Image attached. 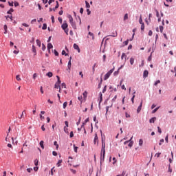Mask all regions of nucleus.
<instances>
[{"label": "nucleus", "mask_w": 176, "mask_h": 176, "mask_svg": "<svg viewBox=\"0 0 176 176\" xmlns=\"http://www.w3.org/2000/svg\"><path fill=\"white\" fill-rule=\"evenodd\" d=\"M69 21L72 28H74V30H76V23L74 22V18H72V16L69 15Z\"/></svg>", "instance_id": "f257e3e1"}, {"label": "nucleus", "mask_w": 176, "mask_h": 176, "mask_svg": "<svg viewBox=\"0 0 176 176\" xmlns=\"http://www.w3.org/2000/svg\"><path fill=\"white\" fill-rule=\"evenodd\" d=\"M101 153H105V139L102 138V148Z\"/></svg>", "instance_id": "f03ea898"}, {"label": "nucleus", "mask_w": 176, "mask_h": 176, "mask_svg": "<svg viewBox=\"0 0 176 176\" xmlns=\"http://www.w3.org/2000/svg\"><path fill=\"white\" fill-rule=\"evenodd\" d=\"M104 160H105V153H100V168H101V166H102V162H104Z\"/></svg>", "instance_id": "7ed1b4c3"}, {"label": "nucleus", "mask_w": 176, "mask_h": 176, "mask_svg": "<svg viewBox=\"0 0 176 176\" xmlns=\"http://www.w3.org/2000/svg\"><path fill=\"white\" fill-rule=\"evenodd\" d=\"M56 5L55 7H54V8H50V12H56V10L58 9V6H60V5L58 4V1H56Z\"/></svg>", "instance_id": "20e7f679"}, {"label": "nucleus", "mask_w": 176, "mask_h": 176, "mask_svg": "<svg viewBox=\"0 0 176 176\" xmlns=\"http://www.w3.org/2000/svg\"><path fill=\"white\" fill-rule=\"evenodd\" d=\"M62 30H67L68 29V23H67V21H64L63 23L61 25Z\"/></svg>", "instance_id": "39448f33"}, {"label": "nucleus", "mask_w": 176, "mask_h": 176, "mask_svg": "<svg viewBox=\"0 0 176 176\" xmlns=\"http://www.w3.org/2000/svg\"><path fill=\"white\" fill-rule=\"evenodd\" d=\"M73 47L75 49V50L78 51V53H80V48H79V45H78L76 43L74 44Z\"/></svg>", "instance_id": "423d86ee"}, {"label": "nucleus", "mask_w": 176, "mask_h": 176, "mask_svg": "<svg viewBox=\"0 0 176 176\" xmlns=\"http://www.w3.org/2000/svg\"><path fill=\"white\" fill-rule=\"evenodd\" d=\"M141 109H142V100L140 102V104L138 107L137 113H140L141 112Z\"/></svg>", "instance_id": "0eeeda50"}, {"label": "nucleus", "mask_w": 176, "mask_h": 176, "mask_svg": "<svg viewBox=\"0 0 176 176\" xmlns=\"http://www.w3.org/2000/svg\"><path fill=\"white\" fill-rule=\"evenodd\" d=\"M148 75H149V72H148V70H144L143 72V78H144V79L148 78Z\"/></svg>", "instance_id": "6e6552de"}, {"label": "nucleus", "mask_w": 176, "mask_h": 176, "mask_svg": "<svg viewBox=\"0 0 176 176\" xmlns=\"http://www.w3.org/2000/svg\"><path fill=\"white\" fill-rule=\"evenodd\" d=\"M94 143L98 144V136H97V133H96L94 139Z\"/></svg>", "instance_id": "1a4fd4ad"}, {"label": "nucleus", "mask_w": 176, "mask_h": 176, "mask_svg": "<svg viewBox=\"0 0 176 176\" xmlns=\"http://www.w3.org/2000/svg\"><path fill=\"white\" fill-rule=\"evenodd\" d=\"M107 36H112L113 38H116V36H118V32L115 31L112 32L111 35H109Z\"/></svg>", "instance_id": "9d476101"}, {"label": "nucleus", "mask_w": 176, "mask_h": 176, "mask_svg": "<svg viewBox=\"0 0 176 176\" xmlns=\"http://www.w3.org/2000/svg\"><path fill=\"white\" fill-rule=\"evenodd\" d=\"M32 52L34 53V56H36V47H35V45H32Z\"/></svg>", "instance_id": "9b49d317"}, {"label": "nucleus", "mask_w": 176, "mask_h": 176, "mask_svg": "<svg viewBox=\"0 0 176 176\" xmlns=\"http://www.w3.org/2000/svg\"><path fill=\"white\" fill-rule=\"evenodd\" d=\"M43 144H45V142H43V140H41L39 143L40 146L41 148H42V149H45V145Z\"/></svg>", "instance_id": "f8f14e48"}, {"label": "nucleus", "mask_w": 176, "mask_h": 176, "mask_svg": "<svg viewBox=\"0 0 176 176\" xmlns=\"http://www.w3.org/2000/svg\"><path fill=\"white\" fill-rule=\"evenodd\" d=\"M94 122H96V127H97V129H98V126H97V123H98V120H97V116H94Z\"/></svg>", "instance_id": "ddd939ff"}, {"label": "nucleus", "mask_w": 176, "mask_h": 176, "mask_svg": "<svg viewBox=\"0 0 176 176\" xmlns=\"http://www.w3.org/2000/svg\"><path fill=\"white\" fill-rule=\"evenodd\" d=\"M109 76H111V75L107 72L104 77V80H107V79H109Z\"/></svg>", "instance_id": "4468645a"}, {"label": "nucleus", "mask_w": 176, "mask_h": 176, "mask_svg": "<svg viewBox=\"0 0 176 176\" xmlns=\"http://www.w3.org/2000/svg\"><path fill=\"white\" fill-rule=\"evenodd\" d=\"M36 45H37V46H38V47H41V46H42V43L40 41L39 39H36Z\"/></svg>", "instance_id": "2eb2a0df"}, {"label": "nucleus", "mask_w": 176, "mask_h": 176, "mask_svg": "<svg viewBox=\"0 0 176 176\" xmlns=\"http://www.w3.org/2000/svg\"><path fill=\"white\" fill-rule=\"evenodd\" d=\"M99 98H100L99 103L101 104V102H102V93L101 92L99 93Z\"/></svg>", "instance_id": "dca6fc26"}, {"label": "nucleus", "mask_w": 176, "mask_h": 176, "mask_svg": "<svg viewBox=\"0 0 176 176\" xmlns=\"http://www.w3.org/2000/svg\"><path fill=\"white\" fill-rule=\"evenodd\" d=\"M156 120V117H153L149 120V123H155V121Z\"/></svg>", "instance_id": "f3484780"}, {"label": "nucleus", "mask_w": 176, "mask_h": 176, "mask_svg": "<svg viewBox=\"0 0 176 176\" xmlns=\"http://www.w3.org/2000/svg\"><path fill=\"white\" fill-rule=\"evenodd\" d=\"M112 105L111 104V106H107L106 107V113H105V116H107V115L108 114V111H109V108H112Z\"/></svg>", "instance_id": "a211bd4d"}, {"label": "nucleus", "mask_w": 176, "mask_h": 176, "mask_svg": "<svg viewBox=\"0 0 176 176\" xmlns=\"http://www.w3.org/2000/svg\"><path fill=\"white\" fill-rule=\"evenodd\" d=\"M47 50H50V49H53V44L49 43L47 44Z\"/></svg>", "instance_id": "6ab92c4d"}, {"label": "nucleus", "mask_w": 176, "mask_h": 176, "mask_svg": "<svg viewBox=\"0 0 176 176\" xmlns=\"http://www.w3.org/2000/svg\"><path fill=\"white\" fill-rule=\"evenodd\" d=\"M61 163H63V160H59L56 164L57 167H60Z\"/></svg>", "instance_id": "aec40b11"}, {"label": "nucleus", "mask_w": 176, "mask_h": 176, "mask_svg": "<svg viewBox=\"0 0 176 176\" xmlns=\"http://www.w3.org/2000/svg\"><path fill=\"white\" fill-rule=\"evenodd\" d=\"M46 76H48V78H52L53 76V73L52 72H49L46 74Z\"/></svg>", "instance_id": "412c9836"}, {"label": "nucleus", "mask_w": 176, "mask_h": 176, "mask_svg": "<svg viewBox=\"0 0 176 176\" xmlns=\"http://www.w3.org/2000/svg\"><path fill=\"white\" fill-rule=\"evenodd\" d=\"M101 85H102V77L100 78V82L98 85V89H101Z\"/></svg>", "instance_id": "4be33fe9"}, {"label": "nucleus", "mask_w": 176, "mask_h": 176, "mask_svg": "<svg viewBox=\"0 0 176 176\" xmlns=\"http://www.w3.org/2000/svg\"><path fill=\"white\" fill-rule=\"evenodd\" d=\"M56 78H57L56 83H58V85H61V80H60V76H56Z\"/></svg>", "instance_id": "5701e85b"}, {"label": "nucleus", "mask_w": 176, "mask_h": 176, "mask_svg": "<svg viewBox=\"0 0 176 176\" xmlns=\"http://www.w3.org/2000/svg\"><path fill=\"white\" fill-rule=\"evenodd\" d=\"M3 29H4V34H8V25H4Z\"/></svg>", "instance_id": "b1692460"}, {"label": "nucleus", "mask_w": 176, "mask_h": 176, "mask_svg": "<svg viewBox=\"0 0 176 176\" xmlns=\"http://www.w3.org/2000/svg\"><path fill=\"white\" fill-rule=\"evenodd\" d=\"M159 108H160V107H156L155 109H154L152 111V113H156V112H157V111H159Z\"/></svg>", "instance_id": "393cba45"}, {"label": "nucleus", "mask_w": 176, "mask_h": 176, "mask_svg": "<svg viewBox=\"0 0 176 176\" xmlns=\"http://www.w3.org/2000/svg\"><path fill=\"white\" fill-rule=\"evenodd\" d=\"M60 84H58L57 82L55 83L54 89H60Z\"/></svg>", "instance_id": "a878e982"}, {"label": "nucleus", "mask_w": 176, "mask_h": 176, "mask_svg": "<svg viewBox=\"0 0 176 176\" xmlns=\"http://www.w3.org/2000/svg\"><path fill=\"white\" fill-rule=\"evenodd\" d=\"M14 12V10H13V8H10L8 12H7V14H11L12 12Z\"/></svg>", "instance_id": "bb28decb"}, {"label": "nucleus", "mask_w": 176, "mask_h": 176, "mask_svg": "<svg viewBox=\"0 0 176 176\" xmlns=\"http://www.w3.org/2000/svg\"><path fill=\"white\" fill-rule=\"evenodd\" d=\"M85 6L87 9L90 8V3L87 1H85Z\"/></svg>", "instance_id": "cd10ccee"}, {"label": "nucleus", "mask_w": 176, "mask_h": 176, "mask_svg": "<svg viewBox=\"0 0 176 176\" xmlns=\"http://www.w3.org/2000/svg\"><path fill=\"white\" fill-rule=\"evenodd\" d=\"M113 71H115V67L111 69L109 72H107V73L109 74L110 75H112V73L113 72Z\"/></svg>", "instance_id": "c85d7f7f"}, {"label": "nucleus", "mask_w": 176, "mask_h": 176, "mask_svg": "<svg viewBox=\"0 0 176 176\" xmlns=\"http://www.w3.org/2000/svg\"><path fill=\"white\" fill-rule=\"evenodd\" d=\"M96 65H97V63H95L92 67V72L94 74L96 72Z\"/></svg>", "instance_id": "c756f323"}, {"label": "nucleus", "mask_w": 176, "mask_h": 176, "mask_svg": "<svg viewBox=\"0 0 176 176\" xmlns=\"http://www.w3.org/2000/svg\"><path fill=\"white\" fill-rule=\"evenodd\" d=\"M47 24L43 23L42 30H47Z\"/></svg>", "instance_id": "7c9ffc66"}, {"label": "nucleus", "mask_w": 176, "mask_h": 176, "mask_svg": "<svg viewBox=\"0 0 176 176\" xmlns=\"http://www.w3.org/2000/svg\"><path fill=\"white\" fill-rule=\"evenodd\" d=\"M84 98H87V92L85 91L82 94Z\"/></svg>", "instance_id": "2f4dec72"}, {"label": "nucleus", "mask_w": 176, "mask_h": 176, "mask_svg": "<svg viewBox=\"0 0 176 176\" xmlns=\"http://www.w3.org/2000/svg\"><path fill=\"white\" fill-rule=\"evenodd\" d=\"M119 69H118L117 71L113 72V76H118V75H119Z\"/></svg>", "instance_id": "473e14b6"}, {"label": "nucleus", "mask_w": 176, "mask_h": 176, "mask_svg": "<svg viewBox=\"0 0 176 176\" xmlns=\"http://www.w3.org/2000/svg\"><path fill=\"white\" fill-rule=\"evenodd\" d=\"M142 144H144V140H142V139H140L139 140L140 146H142Z\"/></svg>", "instance_id": "72a5a7b5"}, {"label": "nucleus", "mask_w": 176, "mask_h": 176, "mask_svg": "<svg viewBox=\"0 0 176 176\" xmlns=\"http://www.w3.org/2000/svg\"><path fill=\"white\" fill-rule=\"evenodd\" d=\"M145 30V23H141V30L144 31Z\"/></svg>", "instance_id": "f704fd0d"}, {"label": "nucleus", "mask_w": 176, "mask_h": 176, "mask_svg": "<svg viewBox=\"0 0 176 176\" xmlns=\"http://www.w3.org/2000/svg\"><path fill=\"white\" fill-rule=\"evenodd\" d=\"M130 64L131 65H133V64H134V58H130Z\"/></svg>", "instance_id": "c9c22d12"}, {"label": "nucleus", "mask_w": 176, "mask_h": 176, "mask_svg": "<svg viewBox=\"0 0 176 176\" xmlns=\"http://www.w3.org/2000/svg\"><path fill=\"white\" fill-rule=\"evenodd\" d=\"M54 145L56 146V149H58V144H57V141L54 142Z\"/></svg>", "instance_id": "e433bc0d"}, {"label": "nucleus", "mask_w": 176, "mask_h": 176, "mask_svg": "<svg viewBox=\"0 0 176 176\" xmlns=\"http://www.w3.org/2000/svg\"><path fill=\"white\" fill-rule=\"evenodd\" d=\"M42 50L43 52H45L46 50V45H45L43 43H42Z\"/></svg>", "instance_id": "4c0bfd02"}, {"label": "nucleus", "mask_w": 176, "mask_h": 176, "mask_svg": "<svg viewBox=\"0 0 176 176\" xmlns=\"http://www.w3.org/2000/svg\"><path fill=\"white\" fill-rule=\"evenodd\" d=\"M74 151L76 153H78V146L74 145Z\"/></svg>", "instance_id": "58836bf2"}, {"label": "nucleus", "mask_w": 176, "mask_h": 176, "mask_svg": "<svg viewBox=\"0 0 176 176\" xmlns=\"http://www.w3.org/2000/svg\"><path fill=\"white\" fill-rule=\"evenodd\" d=\"M63 130L66 134H69V132L68 131V128H65V126H64Z\"/></svg>", "instance_id": "ea45409f"}, {"label": "nucleus", "mask_w": 176, "mask_h": 176, "mask_svg": "<svg viewBox=\"0 0 176 176\" xmlns=\"http://www.w3.org/2000/svg\"><path fill=\"white\" fill-rule=\"evenodd\" d=\"M65 128L69 127V124L68 121H65Z\"/></svg>", "instance_id": "a19ab883"}, {"label": "nucleus", "mask_w": 176, "mask_h": 176, "mask_svg": "<svg viewBox=\"0 0 176 176\" xmlns=\"http://www.w3.org/2000/svg\"><path fill=\"white\" fill-rule=\"evenodd\" d=\"M155 10V13H156V16L157 18L160 17V14H159V11L157 10Z\"/></svg>", "instance_id": "79ce46f5"}, {"label": "nucleus", "mask_w": 176, "mask_h": 176, "mask_svg": "<svg viewBox=\"0 0 176 176\" xmlns=\"http://www.w3.org/2000/svg\"><path fill=\"white\" fill-rule=\"evenodd\" d=\"M72 64L71 63V60H69L68 64H67V68H71V66Z\"/></svg>", "instance_id": "37998d69"}, {"label": "nucleus", "mask_w": 176, "mask_h": 176, "mask_svg": "<svg viewBox=\"0 0 176 176\" xmlns=\"http://www.w3.org/2000/svg\"><path fill=\"white\" fill-rule=\"evenodd\" d=\"M133 144H134V142H129V144H128V146L129 148H131V146H133Z\"/></svg>", "instance_id": "c03bdc74"}, {"label": "nucleus", "mask_w": 176, "mask_h": 176, "mask_svg": "<svg viewBox=\"0 0 176 176\" xmlns=\"http://www.w3.org/2000/svg\"><path fill=\"white\" fill-rule=\"evenodd\" d=\"M159 83H160V80H157L154 83V86H157V85H159Z\"/></svg>", "instance_id": "a18cd8bd"}, {"label": "nucleus", "mask_w": 176, "mask_h": 176, "mask_svg": "<svg viewBox=\"0 0 176 176\" xmlns=\"http://www.w3.org/2000/svg\"><path fill=\"white\" fill-rule=\"evenodd\" d=\"M62 56H68V54L65 52V50L62 51Z\"/></svg>", "instance_id": "49530a36"}, {"label": "nucleus", "mask_w": 176, "mask_h": 176, "mask_svg": "<svg viewBox=\"0 0 176 176\" xmlns=\"http://www.w3.org/2000/svg\"><path fill=\"white\" fill-rule=\"evenodd\" d=\"M148 61H152V53H151L150 56L148 57Z\"/></svg>", "instance_id": "de8ad7c7"}, {"label": "nucleus", "mask_w": 176, "mask_h": 176, "mask_svg": "<svg viewBox=\"0 0 176 176\" xmlns=\"http://www.w3.org/2000/svg\"><path fill=\"white\" fill-rule=\"evenodd\" d=\"M123 44L125 45V46H127L129 45V39H127L126 41H124L123 42Z\"/></svg>", "instance_id": "09e8293b"}, {"label": "nucleus", "mask_w": 176, "mask_h": 176, "mask_svg": "<svg viewBox=\"0 0 176 176\" xmlns=\"http://www.w3.org/2000/svg\"><path fill=\"white\" fill-rule=\"evenodd\" d=\"M139 23H140V24H144V22H142V16H141L139 19Z\"/></svg>", "instance_id": "8fccbe9b"}, {"label": "nucleus", "mask_w": 176, "mask_h": 176, "mask_svg": "<svg viewBox=\"0 0 176 176\" xmlns=\"http://www.w3.org/2000/svg\"><path fill=\"white\" fill-rule=\"evenodd\" d=\"M129 19V14H125L124 16V20H127Z\"/></svg>", "instance_id": "3c124183"}, {"label": "nucleus", "mask_w": 176, "mask_h": 176, "mask_svg": "<svg viewBox=\"0 0 176 176\" xmlns=\"http://www.w3.org/2000/svg\"><path fill=\"white\" fill-rule=\"evenodd\" d=\"M125 57V60H126V57H127V56H126V54L125 53H122V56H121V58L122 60H123V58Z\"/></svg>", "instance_id": "603ef678"}, {"label": "nucleus", "mask_w": 176, "mask_h": 176, "mask_svg": "<svg viewBox=\"0 0 176 176\" xmlns=\"http://www.w3.org/2000/svg\"><path fill=\"white\" fill-rule=\"evenodd\" d=\"M61 87H62V88H64V89H66V88H67V85H65V82H63V83L61 84Z\"/></svg>", "instance_id": "864d4df0"}, {"label": "nucleus", "mask_w": 176, "mask_h": 176, "mask_svg": "<svg viewBox=\"0 0 176 176\" xmlns=\"http://www.w3.org/2000/svg\"><path fill=\"white\" fill-rule=\"evenodd\" d=\"M157 131L160 134H162V128L160 126H157Z\"/></svg>", "instance_id": "5fc2aeb1"}, {"label": "nucleus", "mask_w": 176, "mask_h": 176, "mask_svg": "<svg viewBox=\"0 0 176 176\" xmlns=\"http://www.w3.org/2000/svg\"><path fill=\"white\" fill-rule=\"evenodd\" d=\"M16 80H18L19 82H20V80H21V78H20V75H17V76H16Z\"/></svg>", "instance_id": "6e6d98bb"}, {"label": "nucleus", "mask_w": 176, "mask_h": 176, "mask_svg": "<svg viewBox=\"0 0 176 176\" xmlns=\"http://www.w3.org/2000/svg\"><path fill=\"white\" fill-rule=\"evenodd\" d=\"M67 104L68 103L67 102H64V103H63V109H65V108H67Z\"/></svg>", "instance_id": "4d7b16f0"}, {"label": "nucleus", "mask_w": 176, "mask_h": 176, "mask_svg": "<svg viewBox=\"0 0 176 176\" xmlns=\"http://www.w3.org/2000/svg\"><path fill=\"white\" fill-rule=\"evenodd\" d=\"M38 163H39V161H38V160L36 159V160H34V166H38Z\"/></svg>", "instance_id": "13d9d810"}, {"label": "nucleus", "mask_w": 176, "mask_h": 176, "mask_svg": "<svg viewBox=\"0 0 176 176\" xmlns=\"http://www.w3.org/2000/svg\"><path fill=\"white\" fill-rule=\"evenodd\" d=\"M78 100L79 101H80V102H82V101H83V98L82 97V96H78Z\"/></svg>", "instance_id": "bf43d9fd"}, {"label": "nucleus", "mask_w": 176, "mask_h": 176, "mask_svg": "<svg viewBox=\"0 0 176 176\" xmlns=\"http://www.w3.org/2000/svg\"><path fill=\"white\" fill-rule=\"evenodd\" d=\"M74 137V131H71L69 134V138H72Z\"/></svg>", "instance_id": "052dcab7"}, {"label": "nucleus", "mask_w": 176, "mask_h": 176, "mask_svg": "<svg viewBox=\"0 0 176 176\" xmlns=\"http://www.w3.org/2000/svg\"><path fill=\"white\" fill-rule=\"evenodd\" d=\"M107 91V85H105L102 89V93H105Z\"/></svg>", "instance_id": "680f3d73"}, {"label": "nucleus", "mask_w": 176, "mask_h": 176, "mask_svg": "<svg viewBox=\"0 0 176 176\" xmlns=\"http://www.w3.org/2000/svg\"><path fill=\"white\" fill-rule=\"evenodd\" d=\"M164 29V28H163V26L162 25H160V32H163V30Z\"/></svg>", "instance_id": "e2e57ef3"}, {"label": "nucleus", "mask_w": 176, "mask_h": 176, "mask_svg": "<svg viewBox=\"0 0 176 176\" xmlns=\"http://www.w3.org/2000/svg\"><path fill=\"white\" fill-rule=\"evenodd\" d=\"M54 54L55 56H58V52H57L56 50H54Z\"/></svg>", "instance_id": "0e129e2a"}, {"label": "nucleus", "mask_w": 176, "mask_h": 176, "mask_svg": "<svg viewBox=\"0 0 176 176\" xmlns=\"http://www.w3.org/2000/svg\"><path fill=\"white\" fill-rule=\"evenodd\" d=\"M51 19H52V23H54V21H54V16H51Z\"/></svg>", "instance_id": "69168bd1"}, {"label": "nucleus", "mask_w": 176, "mask_h": 176, "mask_svg": "<svg viewBox=\"0 0 176 176\" xmlns=\"http://www.w3.org/2000/svg\"><path fill=\"white\" fill-rule=\"evenodd\" d=\"M27 171H28V173H31V171H32V168H27Z\"/></svg>", "instance_id": "338daca9"}, {"label": "nucleus", "mask_w": 176, "mask_h": 176, "mask_svg": "<svg viewBox=\"0 0 176 176\" xmlns=\"http://www.w3.org/2000/svg\"><path fill=\"white\" fill-rule=\"evenodd\" d=\"M120 175L122 176H127V175H126V171H123L122 174H120Z\"/></svg>", "instance_id": "774afa93"}]
</instances>
